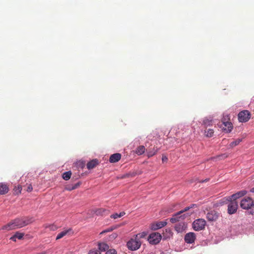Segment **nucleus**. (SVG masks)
<instances>
[{
	"mask_svg": "<svg viewBox=\"0 0 254 254\" xmlns=\"http://www.w3.org/2000/svg\"><path fill=\"white\" fill-rule=\"evenodd\" d=\"M182 213L183 211H179L177 212L176 214L174 215L171 218H170V221L172 223H174L178 221H179L181 220L184 219L186 215L185 214H184L183 215H181V214Z\"/></svg>",
	"mask_w": 254,
	"mask_h": 254,
	"instance_id": "ddd939ff",
	"label": "nucleus"
},
{
	"mask_svg": "<svg viewBox=\"0 0 254 254\" xmlns=\"http://www.w3.org/2000/svg\"><path fill=\"white\" fill-rule=\"evenodd\" d=\"M195 239V234L193 232L188 233L185 236V241L188 244H192L194 243Z\"/></svg>",
	"mask_w": 254,
	"mask_h": 254,
	"instance_id": "f8f14e48",
	"label": "nucleus"
},
{
	"mask_svg": "<svg viewBox=\"0 0 254 254\" xmlns=\"http://www.w3.org/2000/svg\"><path fill=\"white\" fill-rule=\"evenodd\" d=\"M8 191V187L5 184L0 183V194H4Z\"/></svg>",
	"mask_w": 254,
	"mask_h": 254,
	"instance_id": "6ab92c4d",
	"label": "nucleus"
},
{
	"mask_svg": "<svg viewBox=\"0 0 254 254\" xmlns=\"http://www.w3.org/2000/svg\"><path fill=\"white\" fill-rule=\"evenodd\" d=\"M203 123H204V125H206L208 124V125L209 126L211 123V121H209L208 120H204Z\"/></svg>",
	"mask_w": 254,
	"mask_h": 254,
	"instance_id": "c9c22d12",
	"label": "nucleus"
},
{
	"mask_svg": "<svg viewBox=\"0 0 254 254\" xmlns=\"http://www.w3.org/2000/svg\"><path fill=\"white\" fill-rule=\"evenodd\" d=\"M97 215H106L109 214V211L105 208H100L93 209L92 210Z\"/></svg>",
	"mask_w": 254,
	"mask_h": 254,
	"instance_id": "2eb2a0df",
	"label": "nucleus"
},
{
	"mask_svg": "<svg viewBox=\"0 0 254 254\" xmlns=\"http://www.w3.org/2000/svg\"><path fill=\"white\" fill-rule=\"evenodd\" d=\"M146 149L143 145L139 146L136 149L135 152L137 154L140 155L145 152Z\"/></svg>",
	"mask_w": 254,
	"mask_h": 254,
	"instance_id": "4be33fe9",
	"label": "nucleus"
},
{
	"mask_svg": "<svg viewBox=\"0 0 254 254\" xmlns=\"http://www.w3.org/2000/svg\"><path fill=\"white\" fill-rule=\"evenodd\" d=\"M158 148L154 146L153 148H149L147 150V154L148 157H151L154 155L158 151Z\"/></svg>",
	"mask_w": 254,
	"mask_h": 254,
	"instance_id": "f3484780",
	"label": "nucleus"
},
{
	"mask_svg": "<svg viewBox=\"0 0 254 254\" xmlns=\"http://www.w3.org/2000/svg\"><path fill=\"white\" fill-rule=\"evenodd\" d=\"M209 179H205L204 180L200 181V182L203 183V182H206L208 181Z\"/></svg>",
	"mask_w": 254,
	"mask_h": 254,
	"instance_id": "a19ab883",
	"label": "nucleus"
},
{
	"mask_svg": "<svg viewBox=\"0 0 254 254\" xmlns=\"http://www.w3.org/2000/svg\"><path fill=\"white\" fill-rule=\"evenodd\" d=\"M219 216V213L215 211L209 212L206 214V218L210 222L216 221L218 219Z\"/></svg>",
	"mask_w": 254,
	"mask_h": 254,
	"instance_id": "1a4fd4ad",
	"label": "nucleus"
},
{
	"mask_svg": "<svg viewBox=\"0 0 254 254\" xmlns=\"http://www.w3.org/2000/svg\"><path fill=\"white\" fill-rule=\"evenodd\" d=\"M206 221L203 219H198L195 220L192 223V227L195 231H200L205 228Z\"/></svg>",
	"mask_w": 254,
	"mask_h": 254,
	"instance_id": "39448f33",
	"label": "nucleus"
},
{
	"mask_svg": "<svg viewBox=\"0 0 254 254\" xmlns=\"http://www.w3.org/2000/svg\"><path fill=\"white\" fill-rule=\"evenodd\" d=\"M214 134V130L213 129L208 128L205 130L204 134L206 136L211 137Z\"/></svg>",
	"mask_w": 254,
	"mask_h": 254,
	"instance_id": "393cba45",
	"label": "nucleus"
},
{
	"mask_svg": "<svg viewBox=\"0 0 254 254\" xmlns=\"http://www.w3.org/2000/svg\"><path fill=\"white\" fill-rule=\"evenodd\" d=\"M24 235L22 233L16 232L12 237L10 238V240L13 241L15 242L16 241V239L18 240H21L22 239Z\"/></svg>",
	"mask_w": 254,
	"mask_h": 254,
	"instance_id": "aec40b11",
	"label": "nucleus"
},
{
	"mask_svg": "<svg viewBox=\"0 0 254 254\" xmlns=\"http://www.w3.org/2000/svg\"><path fill=\"white\" fill-rule=\"evenodd\" d=\"M242 141V138H237L235 141H232L229 144V146L233 148L238 145Z\"/></svg>",
	"mask_w": 254,
	"mask_h": 254,
	"instance_id": "bb28decb",
	"label": "nucleus"
},
{
	"mask_svg": "<svg viewBox=\"0 0 254 254\" xmlns=\"http://www.w3.org/2000/svg\"><path fill=\"white\" fill-rule=\"evenodd\" d=\"M81 184V182L78 181L77 183H76L75 184H74L73 185H72V186H71V185H67V186H66L65 187V189L66 190L70 191V190H74V189H76L78 188L80 186Z\"/></svg>",
	"mask_w": 254,
	"mask_h": 254,
	"instance_id": "a211bd4d",
	"label": "nucleus"
},
{
	"mask_svg": "<svg viewBox=\"0 0 254 254\" xmlns=\"http://www.w3.org/2000/svg\"><path fill=\"white\" fill-rule=\"evenodd\" d=\"M32 218L22 217L21 218H16L8 224L2 227V229L9 231L19 228H21L33 222Z\"/></svg>",
	"mask_w": 254,
	"mask_h": 254,
	"instance_id": "f257e3e1",
	"label": "nucleus"
},
{
	"mask_svg": "<svg viewBox=\"0 0 254 254\" xmlns=\"http://www.w3.org/2000/svg\"><path fill=\"white\" fill-rule=\"evenodd\" d=\"M32 190H33V188H32V187L31 186V185H30L28 186V188H27V191H32Z\"/></svg>",
	"mask_w": 254,
	"mask_h": 254,
	"instance_id": "e433bc0d",
	"label": "nucleus"
},
{
	"mask_svg": "<svg viewBox=\"0 0 254 254\" xmlns=\"http://www.w3.org/2000/svg\"><path fill=\"white\" fill-rule=\"evenodd\" d=\"M141 242L136 237L134 238L131 239L127 243V248L131 250L135 251L138 249L141 246Z\"/></svg>",
	"mask_w": 254,
	"mask_h": 254,
	"instance_id": "7ed1b4c3",
	"label": "nucleus"
},
{
	"mask_svg": "<svg viewBox=\"0 0 254 254\" xmlns=\"http://www.w3.org/2000/svg\"><path fill=\"white\" fill-rule=\"evenodd\" d=\"M194 206H196V204H192L190 206L187 207L184 210H181V211H183V213H184L189 210L190 208H192Z\"/></svg>",
	"mask_w": 254,
	"mask_h": 254,
	"instance_id": "473e14b6",
	"label": "nucleus"
},
{
	"mask_svg": "<svg viewBox=\"0 0 254 254\" xmlns=\"http://www.w3.org/2000/svg\"><path fill=\"white\" fill-rule=\"evenodd\" d=\"M98 247L100 251H105L109 249L108 245L105 243H99Z\"/></svg>",
	"mask_w": 254,
	"mask_h": 254,
	"instance_id": "b1692460",
	"label": "nucleus"
},
{
	"mask_svg": "<svg viewBox=\"0 0 254 254\" xmlns=\"http://www.w3.org/2000/svg\"><path fill=\"white\" fill-rule=\"evenodd\" d=\"M125 176H123V177H121L120 178L123 179V178H124V177H125Z\"/></svg>",
	"mask_w": 254,
	"mask_h": 254,
	"instance_id": "37998d69",
	"label": "nucleus"
},
{
	"mask_svg": "<svg viewBox=\"0 0 254 254\" xmlns=\"http://www.w3.org/2000/svg\"><path fill=\"white\" fill-rule=\"evenodd\" d=\"M88 254H101V253L98 250L93 249L89 252Z\"/></svg>",
	"mask_w": 254,
	"mask_h": 254,
	"instance_id": "7c9ffc66",
	"label": "nucleus"
},
{
	"mask_svg": "<svg viewBox=\"0 0 254 254\" xmlns=\"http://www.w3.org/2000/svg\"><path fill=\"white\" fill-rule=\"evenodd\" d=\"M99 164V161L97 159H93L88 162L87 164V168L88 170H91L96 167Z\"/></svg>",
	"mask_w": 254,
	"mask_h": 254,
	"instance_id": "4468645a",
	"label": "nucleus"
},
{
	"mask_svg": "<svg viewBox=\"0 0 254 254\" xmlns=\"http://www.w3.org/2000/svg\"><path fill=\"white\" fill-rule=\"evenodd\" d=\"M247 191L245 190H242L241 191H238L237 193L232 194L231 196H229L227 197V199L228 200H231V199L236 201V200L241 197L244 196L246 194Z\"/></svg>",
	"mask_w": 254,
	"mask_h": 254,
	"instance_id": "9d476101",
	"label": "nucleus"
},
{
	"mask_svg": "<svg viewBox=\"0 0 254 254\" xmlns=\"http://www.w3.org/2000/svg\"><path fill=\"white\" fill-rule=\"evenodd\" d=\"M238 120L240 122H247L251 118V113L248 110H244L240 112L238 115Z\"/></svg>",
	"mask_w": 254,
	"mask_h": 254,
	"instance_id": "423d86ee",
	"label": "nucleus"
},
{
	"mask_svg": "<svg viewBox=\"0 0 254 254\" xmlns=\"http://www.w3.org/2000/svg\"><path fill=\"white\" fill-rule=\"evenodd\" d=\"M168 158L166 156H163L162 158V160L163 162L166 161L167 160Z\"/></svg>",
	"mask_w": 254,
	"mask_h": 254,
	"instance_id": "58836bf2",
	"label": "nucleus"
},
{
	"mask_svg": "<svg viewBox=\"0 0 254 254\" xmlns=\"http://www.w3.org/2000/svg\"><path fill=\"white\" fill-rule=\"evenodd\" d=\"M167 224V223L166 221H157L152 223L150 228L152 230H156L165 226Z\"/></svg>",
	"mask_w": 254,
	"mask_h": 254,
	"instance_id": "9b49d317",
	"label": "nucleus"
},
{
	"mask_svg": "<svg viewBox=\"0 0 254 254\" xmlns=\"http://www.w3.org/2000/svg\"><path fill=\"white\" fill-rule=\"evenodd\" d=\"M162 236L157 232H154L150 234L148 238L149 242L152 245L158 244L161 241Z\"/></svg>",
	"mask_w": 254,
	"mask_h": 254,
	"instance_id": "20e7f679",
	"label": "nucleus"
},
{
	"mask_svg": "<svg viewBox=\"0 0 254 254\" xmlns=\"http://www.w3.org/2000/svg\"><path fill=\"white\" fill-rule=\"evenodd\" d=\"M46 228H49L50 230L55 231L57 230L58 227L55 224L47 225L45 226Z\"/></svg>",
	"mask_w": 254,
	"mask_h": 254,
	"instance_id": "c85d7f7f",
	"label": "nucleus"
},
{
	"mask_svg": "<svg viewBox=\"0 0 254 254\" xmlns=\"http://www.w3.org/2000/svg\"><path fill=\"white\" fill-rule=\"evenodd\" d=\"M251 191L254 192V187L251 190Z\"/></svg>",
	"mask_w": 254,
	"mask_h": 254,
	"instance_id": "79ce46f5",
	"label": "nucleus"
},
{
	"mask_svg": "<svg viewBox=\"0 0 254 254\" xmlns=\"http://www.w3.org/2000/svg\"><path fill=\"white\" fill-rule=\"evenodd\" d=\"M106 254H117L116 251L114 249H111L107 251Z\"/></svg>",
	"mask_w": 254,
	"mask_h": 254,
	"instance_id": "2f4dec72",
	"label": "nucleus"
},
{
	"mask_svg": "<svg viewBox=\"0 0 254 254\" xmlns=\"http://www.w3.org/2000/svg\"><path fill=\"white\" fill-rule=\"evenodd\" d=\"M125 214V213L124 212H122L120 214L115 213L112 215H111V218H114V219H117L118 218H120L124 216Z\"/></svg>",
	"mask_w": 254,
	"mask_h": 254,
	"instance_id": "cd10ccee",
	"label": "nucleus"
},
{
	"mask_svg": "<svg viewBox=\"0 0 254 254\" xmlns=\"http://www.w3.org/2000/svg\"><path fill=\"white\" fill-rule=\"evenodd\" d=\"M121 158L120 153H115L111 155L109 161L111 163H116L118 162Z\"/></svg>",
	"mask_w": 254,
	"mask_h": 254,
	"instance_id": "dca6fc26",
	"label": "nucleus"
},
{
	"mask_svg": "<svg viewBox=\"0 0 254 254\" xmlns=\"http://www.w3.org/2000/svg\"><path fill=\"white\" fill-rule=\"evenodd\" d=\"M227 119L225 117L222 119V124L221 127L222 129L226 132H230L233 128L232 124L229 121H226Z\"/></svg>",
	"mask_w": 254,
	"mask_h": 254,
	"instance_id": "0eeeda50",
	"label": "nucleus"
},
{
	"mask_svg": "<svg viewBox=\"0 0 254 254\" xmlns=\"http://www.w3.org/2000/svg\"><path fill=\"white\" fill-rule=\"evenodd\" d=\"M22 187L20 185H15L13 189V193L15 195H18L21 193Z\"/></svg>",
	"mask_w": 254,
	"mask_h": 254,
	"instance_id": "5701e85b",
	"label": "nucleus"
},
{
	"mask_svg": "<svg viewBox=\"0 0 254 254\" xmlns=\"http://www.w3.org/2000/svg\"><path fill=\"white\" fill-rule=\"evenodd\" d=\"M71 231V229H68L64 231H63L60 233L56 237V240H59L63 237H64V236L66 235L69 232Z\"/></svg>",
	"mask_w": 254,
	"mask_h": 254,
	"instance_id": "412c9836",
	"label": "nucleus"
},
{
	"mask_svg": "<svg viewBox=\"0 0 254 254\" xmlns=\"http://www.w3.org/2000/svg\"><path fill=\"white\" fill-rule=\"evenodd\" d=\"M230 203L228 206V212L230 214L235 213L238 209V203L236 201H234L232 199L231 200H228Z\"/></svg>",
	"mask_w": 254,
	"mask_h": 254,
	"instance_id": "6e6552de",
	"label": "nucleus"
},
{
	"mask_svg": "<svg viewBox=\"0 0 254 254\" xmlns=\"http://www.w3.org/2000/svg\"><path fill=\"white\" fill-rule=\"evenodd\" d=\"M109 231H110L109 230H106L102 231L100 234H103V233L109 232Z\"/></svg>",
	"mask_w": 254,
	"mask_h": 254,
	"instance_id": "ea45409f",
	"label": "nucleus"
},
{
	"mask_svg": "<svg viewBox=\"0 0 254 254\" xmlns=\"http://www.w3.org/2000/svg\"><path fill=\"white\" fill-rule=\"evenodd\" d=\"M74 179V177H73L72 178H71V180H73Z\"/></svg>",
	"mask_w": 254,
	"mask_h": 254,
	"instance_id": "c03bdc74",
	"label": "nucleus"
},
{
	"mask_svg": "<svg viewBox=\"0 0 254 254\" xmlns=\"http://www.w3.org/2000/svg\"><path fill=\"white\" fill-rule=\"evenodd\" d=\"M71 176H62L63 179L64 180L67 181L70 179Z\"/></svg>",
	"mask_w": 254,
	"mask_h": 254,
	"instance_id": "72a5a7b5",
	"label": "nucleus"
},
{
	"mask_svg": "<svg viewBox=\"0 0 254 254\" xmlns=\"http://www.w3.org/2000/svg\"><path fill=\"white\" fill-rule=\"evenodd\" d=\"M225 157H226V156H225V155H222L221 156H218L217 157H216V158H212V160H214V159H219L220 158H225Z\"/></svg>",
	"mask_w": 254,
	"mask_h": 254,
	"instance_id": "f704fd0d",
	"label": "nucleus"
},
{
	"mask_svg": "<svg viewBox=\"0 0 254 254\" xmlns=\"http://www.w3.org/2000/svg\"><path fill=\"white\" fill-rule=\"evenodd\" d=\"M85 162L81 160H79L75 163V166L78 169H83L85 166Z\"/></svg>",
	"mask_w": 254,
	"mask_h": 254,
	"instance_id": "a878e982",
	"label": "nucleus"
},
{
	"mask_svg": "<svg viewBox=\"0 0 254 254\" xmlns=\"http://www.w3.org/2000/svg\"><path fill=\"white\" fill-rule=\"evenodd\" d=\"M240 206L244 209H251V214L254 213V202L251 197H247L242 199L240 202Z\"/></svg>",
	"mask_w": 254,
	"mask_h": 254,
	"instance_id": "f03ea898",
	"label": "nucleus"
},
{
	"mask_svg": "<svg viewBox=\"0 0 254 254\" xmlns=\"http://www.w3.org/2000/svg\"><path fill=\"white\" fill-rule=\"evenodd\" d=\"M62 175H71V172L70 171L65 172Z\"/></svg>",
	"mask_w": 254,
	"mask_h": 254,
	"instance_id": "4c0bfd02",
	"label": "nucleus"
},
{
	"mask_svg": "<svg viewBox=\"0 0 254 254\" xmlns=\"http://www.w3.org/2000/svg\"><path fill=\"white\" fill-rule=\"evenodd\" d=\"M147 234V233H146L145 232H143L142 233H138L135 236V237L140 240L141 238H143L145 236H146Z\"/></svg>",
	"mask_w": 254,
	"mask_h": 254,
	"instance_id": "c756f323",
	"label": "nucleus"
}]
</instances>
